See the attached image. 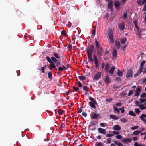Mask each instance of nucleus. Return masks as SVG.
Wrapping results in <instances>:
<instances>
[{
	"mask_svg": "<svg viewBox=\"0 0 146 146\" xmlns=\"http://www.w3.org/2000/svg\"><path fill=\"white\" fill-rule=\"evenodd\" d=\"M108 36L110 38V41L112 43H113L114 42L113 36L111 29L108 31Z\"/></svg>",
	"mask_w": 146,
	"mask_h": 146,
	"instance_id": "7ed1b4c3",
	"label": "nucleus"
},
{
	"mask_svg": "<svg viewBox=\"0 0 146 146\" xmlns=\"http://www.w3.org/2000/svg\"><path fill=\"white\" fill-rule=\"evenodd\" d=\"M56 63V65H55V66L54 67L52 68H50V70H52V69L54 68H55L56 67V66H57L59 65H60V62H57Z\"/></svg>",
	"mask_w": 146,
	"mask_h": 146,
	"instance_id": "72a5a7b5",
	"label": "nucleus"
},
{
	"mask_svg": "<svg viewBox=\"0 0 146 146\" xmlns=\"http://www.w3.org/2000/svg\"><path fill=\"white\" fill-rule=\"evenodd\" d=\"M134 146H142L141 145L139 144H138V143L137 142H136L134 145Z\"/></svg>",
	"mask_w": 146,
	"mask_h": 146,
	"instance_id": "0e129e2a",
	"label": "nucleus"
},
{
	"mask_svg": "<svg viewBox=\"0 0 146 146\" xmlns=\"http://www.w3.org/2000/svg\"><path fill=\"white\" fill-rule=\"evenodd\" d=\"M101 76V73L100 72H98L95 75L94 77V79L95 80H97L100 78Z\"/></svg>",
	"mask_w": 146,
	"mask_h": 146,
	"instance_id": "423d86ee",
	"label": "nucleus"
},
{
	"mask_svg": "<svg viewBox=\"0 0 146 146\" xmlns=\"http://www.w3.org/2000/svg\"><path fill=\"white\" fill-rule=\"evenodd\" d=\"M72 88L76 92H77L79 90V88L78 87H76L73 86L72 87Z\"/></svg>",
	"mask_w": 146,
	"mask_h": 146,
	"instance_id": "c03bdc74",
	"label": "nucleus"
},
{
	"mask_svg": "<svg viewBox=\"0 0 146 146\" xmlns=\"http://www.w3.org/2000/svg\"><path fill=\"white\" fill-rule=\"evenodd\" d=\"M127 18V12H125L124 13V15L123 16V18L125 19Z\"/></svg>",
	"mask_w": 146,
	"mask_h": 146,
	"instance_id": "3c124183",
	"label": "nucleus"
},
{
	"mask_svg": "<svg viewBox=\"0 0 146 146\" xmlns=\"http://www.w3.org/2000/svg\"><path fill=\"white\" fill-rule=\"evenodd\" d=\"M96 146H104V145L103 143H98L96 145Z\"/></svg>",
	"mask_w": 146,
	"mask_h": 146,
	"instance_id": "de8ad7c7",
	"label": "nucleus"
},
{
	"mask_svg": "<svg viewBox=\"0 0 146 146\" xmlns=\"http://www.w3.org/2000/svg\"><path fill=\"white\" fill-rule=\"evenodd\" d=\"M119 29L121 30L122 31H123L124 30L125 28L124 24H120L119 25Z\"/></svg>",
	"mask_w": 146,
	"mask_h": 146,
	"instance_id": "5701e85b",
	"label": "nucleus"
},
{
	"mask_svg": "<svg viewBox=\"0 0 146 146\" xmlns=\"http://www.w3.org/2000/svg\"><path fill=\"white\" fill-rule=\"evenodd\" d=\"M115 69V67L114 66H112L111 67L110 71H108V72L111 74H113L114 72Z\"/></svg>",
	"mask_w": 146,
	"mask_h": 146,
	"instance_id": "dca6fc26",
	"label": "nucleus"
},
{
	"mask_svg": "<svg viewBox=\"0 0 146 146\" xmlns=\"http://www.w3.org/2000/svg\"><path fill=\"white\" fill-rule=\"evenodd\" d=\"M89 104L92 108L94 109H95L96 108L95 105H97V104H95L94 102H89Z\"/></svg>",
	"mask_w": 146,
	"mask_h": 146,
	"instance_id": "4468645a",
	"label": "nucleus"
},
{
	"mask_svg": "<svg viewBox=\"0 0 146 146\" xmlns=\"http://www.w3.org/2000/svg\"><path fill=\"white\" fill-rule=\"evenodd\" d=\"M113 135H114L113 134L108 133L106 135V136L107 137H112Z\"/></svg>",
	"mask_w": 146,
	"mask_h": 146,
	"instance_id": "a18cd8bd",
	"label": "nucleus"
},
{
	"mask_svg": "<svg viewBox=\"0 0 146 146\" xmlns=\"http://www.w3.org/2000/svg\"><path fill=\"white\" fill-rule=\"evenodd\" d=\"M67 48L69 50H71L72 49V45L71 44H68V46Z\"/></svg>",
	"mask_w": 146,
	"mask_h": 146,
	"instance_id": "37998d69",
	"label": "nucleus"
},
{
	"mask_svg": "<svg viewBox=\"0 0 146 146\" xmlns=\"http://www.w3.org/2000/svg\"><path fill=\"white\" fill-rule=\"evenodd\" d=\"M117 74L119 77H121L123 76V72L121 71L120 70L118 69Z\"/></svg>",
	"mask_w": 146,
	"mask_h": 146,
	"instance_id": "6ab92c4d",
	"label": "nucleus"
},
{
	"mask_svg": "<svg viewBox=\"0 0 146 146\" xmlns=\"http://www.w3.org/2000/svg\"><path fill=\"white\" fill-rule=\"evenodd\" d=\"M120 120L122 122H126L127 121V120L125 118L121 119Z\"/></svg>",
	"mask_w": 146,
	"mask_h": 146,
	"instance_id": "864d4df0",
	"label": "nucleus"
},
{
	"mask_svg": "<svg viewBox=\"0 0 146 146\" xmlns=\"http://www.w3.org/2000/svg\"><path fill=\"white\" fill-rule=\"evenodd\" d=\"M115 80L118 82H120L121 81V79L119 77H117L115 79Z\"/></svg>",
	"mask_w": 146,
	"mask_h": 146,
	"instance_id": "052dcab7",
	"label": "nucleus"
},
{
	"mask_svg": "<svg viewBox=\"0 0 146 146\" xmlns=\"http://www.w3.org/2000/svg\"><path fill=\"white\" fill-rule=\"evenodd\" d=\"M115 44L117 48L119 49L120 48L121 46L119 41H116L115 42Z\"/></svg>",
	"mask_w": 146,
	"mask_h": 146,
	"instance_id": "4be33fe9",
	"label": "nucleus"
},
{
	"mask_svg": "<svg viewBox=\"0 0 146 146\" xmlns=\"http://www.w3.org/2000/svg\"><path fill=\"white\" fill-rule=\"evenodd\" d=\"M121 42L123 44H125L127 41V39L126 38H122L120 40Z\"/></svg>",
	"mask_w": 146,
	"mask_h": 146,
	"instance_id": "a878e982",
	"label": "nucleus"
},
{
	"mask_svg": "<svg viewBox=\"0 0 146 146\" xmlns=\"http://www.w3.org/2000/svg\"><path fill=\"white\" fill-rule=\"evenodd\" d=\"M51 58L52 60V61L55 63H56L58 61V60L57 59L55 58L54 57H51Z\"/></svg>",
	"mask_w": 146,
	"mask_h": 146,
	"instance_id": "cd10ccee",
	"label": "nucleus"
},
{
	"mask_svg": "<svg viewBox=\"0 0 146 146\" xmlns=\"http://www.w3.org/2000/svg\"><path fill=\"white\" fill-rule=\"evenodd\" d=\"M111 138H109L107 139V143L109 144L111 142Z\"/></svg>",
	"mask_w": 146,
	"mask_h": 146,
	"instance_id": "49530a36",
	"label": "nucleus"
},
{
	"mask_svg": "<svg viewBox=\"0 0 146 146\" xmlns=\"http://www.w3.org/2000/svg\"><path fill=\"white\" fill-rule=\"evenodd\" d=\"M58 113L60 115H62L63 114V112L62 110H58Z\"/></svg>",
	"mask_w": 146,
	"mask_h": 146,
	"instance_id": "680f3d73",
	"label": "nucleus"
},
{
	"mask_svg": "<svg viewBox=\"0 0 146 146\" xmlns=\"http://www.w3.org/2000/svg\"><path fill=\"white\" fill-rule=\"evenodd\" d=\"M98 132L99 133L105 135L106 134V129H104L101 128H99L98 129Z\"/></svg>",
	"mask_w": 146,
	"mask_h": 146,
	"instance_id": "6e6552de",
	"label": "nucleus"
},
{
	"mask_svg": "<svg viewBox=\"0 0 146 146\" xmlns=\"http://www.w3.org/2000/svg\"><path fill=\"white\" fill-rule=\"evenodd\" d=\"M78 78L81 81L85 80L86 79V77L83 76H80Z\"/></svg>",
	"mask_w": 146,
	"mask_h": 146,
	"instance_id": "2f4dec72",
	"label": "nucleus"
},
{
	"mask_svg": "<svg viewBox=\"0 0 146 146\" xmlns=\"http://www.w3.org/2000/svg\"><path fill=\"white\" fill-rule=\"evenodd\" d=\"M83 89L86 92H87L88 91V88L86 86H84L83 87Z\"/></svg>",
	"mask_w": 146,
	"mask_h": 146,
	"instance_id": "58836bf2",
	"label": "nucleus"
},
{
	"mask_svg": "<svg viewBox=\"0 0 146 146\" xmlns=\"http://www.w3.org/2000/svg\"><path fill=\"white\" fill-rule=\"evenodd\" d=\"M116 138L118 139H121L122 138V136L121 135H117L115 136Z\"/></svg>",
	"mask_w": 146,
	"mask_h": 146,
	"instance_id": "5fc2aeb1",
	"label": "nucleus"
},
{
	"mask_svg": "<svg viewBox=\"0 0 146 146\" xmlns=\"http://www.w3.org/2000/svg\"><path fill=\"white\" fill-rule=\"evenodd\" d=\"M141 110H143L146 109V106H144L143 104L140 105L139 106Z\"/></svg>",
	"mask_w": 146,
	"mask_h": 146,
	"instance_id": "c85d7f7f",
	"label": "nucleus"
},
{
	"mask_svg": "<svg viewBox=\"0 0 146 146\" xmlns=\"http://www.w3.org/2000/svg\"><path fill=\"white\" fill-rule=\"evenodd\" d=\"M112 133L115 135H119L120 134V133L119 132L116 131H113L112 132Z\"/></svg>",
	"mask_w": 146,
	"mask_h": 146,
	"instance_id": "bf43d9fd",
	"label": "nucleus"
},
{
	"mask_svg": "<svg viewBox=\"0 0 146 146\" xmlns=\"http://www.w3.org/2000/svg\"><path fill=\"white\" fill-rule=\"evenodd\" d=\"M53 56L54 57L57 59H60V55H58V54L56 53H54L53 54Z\"/></svg>",
	"mask_w": 146,
	"mask_h": 146,
	"instance_id": "393cba45",
	"label": "nucleus"
},
{
	"mask_svg": "<svg viewBox=\"0 0 146 146\" xmlns=\"http://www.w3.org/2000/svg\"><path fill=\"white\" fill-rule=\"evenodd\" d=\"M145 62H146L145 61H142L140 64V67H141V68H143V66L144 65V64Z\"/></svg>",
	"mask_w": 146,
	"mask_h": 146,
	"instance_id": "a19ab883",
	"label": "nucleus"
},
{
	"mask_svg": "<svg viewBox=\"0 0 146 146\" xmlns=\"http://www.w3.org/2000/svg\"><path fill=\"white\" fill-rule=\"evenodd\" d=\"M95 44L97 48V52L98 55V57H101L102 56L104 52V50L102 47L97 41L96 38L95 39Z\"/></svg>",
	"mask_w": 146,
	"mask_h": 146,
	"instance_id": "f257e3e1",
	"label": "nucleus"
},
{
	"mask_svg": "<svg viewBox=\"0 0 146 146\" xmlns=\"http://www.w3.org/2000/svg\"><path fill=\"white\" fill-rule=\"evenodd\" d=\"M141 131H139L138 130H137L133 132V134L135 135H138L140 133Z\"/></svg>",
	"mask_w": 146,
	"mask_h": 146,
	"instance_id": "bb28decb",
	"label": "nucleus"
},
{
	"mask_svg": "<svg viewBox=\"0 0 146 146\" xmlns=\"http://www.w3.org/2000/svg\"><path fill=\"white\" fill-rule=\"evenodd\" d=\"M112 129L115 131H120L121 129V127L119 125H116L113 127Z\"/></svg>",
	"mask_w": 146,
	"mask_h": 146,
	"instance_id": "1a4fd4ad",
	"label": "nucleus"
},
{
	"mask_svg": "<svg viewBox=\"0 0 146 146\" xmlns=\"http://www.w3.org/2000/svg\"><path fill=\"white\" fill-rule=\"evenodd\" d=\"M133 73L132 70L131 69L128 70L126 75L127 79H128L129 78L132 77L133 76Z\"/></svg>",
	"mask_w": 146,
	"mask_h": 146,
	"instance_id": "39448f33",
	"label": "nucleus"
},
{
	"mask_svg": "<svg viewBox=\"0 0 146 146\" xmlns=\"http://www.w3.org/2000/svg\"><path fill=\"white\" fill-rule=\"evenodd\" d=\"M128 114L129 115L133 116H136V114L132 111H129Z\"/></svg>",
	"mask_w": 146,
	"mask_h": 146,
	"instance_id": "7c9ffc66",
	"label": "nucleus"
},
{
	"mask_svg": "<svg viewBox=\"0 0 146 146\" xmlns=\"http://www.w3.org/2000/svg\"><path fill=\"white\" fill-rule=\"evenodd\" d=\"M104 81L106 84H110V81L109 77L108 76H106L104 79Z\"/></svg>",
	"mask_w": 146,
	"mask_h": 146,
	"instance_id": "ddd939ff",
	"label": "nucleus"
},
{
	"mask_svg": "<svg viewBox=\"0 0 146 146\" xmlns=\"http://www.w3.org/2000/svg\"><path fill=\"white\" fill-rule=\"evenodd\" d=\"M131 139L129 138L123 139H122V142L123 143L130 142H131Z\"/></svg>",
	"mask_w": 146,
	"mask_h": 146,
	"instance_id": "f8f14e48",
	"label": "nucleus"
},
{
	"mask_svg": "<svg viewBox=\"0 0 146 146\" xmlns=\"http://www.w3.org/2000/svg\"><path fill=\"white\" fill-rule=\"evenodd\" d=\"M94 64L95 65V67L96 68H97L99 66V64L98 63V60L97 58L94 59Z\"/></svg>",
	"mask_w": 146,
	"mask_h": 146,
	"instance_id": "412c9836",
	"label": "nucleus"
},
{
	"mask_svg": "<svg viewBox=\"0 0 146 146\" xmlns=\"http://www.w3.org/2000/svg\"><path fill=\"white\" fill-rule=\"evenodd\" d=\"M144 117L146 118V115L145 114H142L140 116V118L141 119V118H144Z\"/></svg>",
	"mask_w": 146,
	"mask_h": 146,
	"instance_id": "09e8293b",
	"label": "nucleus"
},
{
	"mask_svg": "<svg viewBox=\"0 0 146 146\" xmlns=\"http://www.w3.org/2000/svg\"><path fill=\"white\" fill-rule=\"evenodd\" d=\"M92 50L90 49H87V56L88 58L89 61H91L92 62H93V60L92 58V53L93 52Z\"/></svg>",
	"mask_w": 146,
	"mask_h": 146,
	"instance_id": "f03ea898",
	"label": "nucleus"
},
{
	"mask_svg": "<svg viewBox=\"0 0 146 146\" xmlns=\"http://www.w3.org/2000/svg\"><path fill=\"white\" fill-rule=\"evenodd\" d=\"M141 91V89L140 87H137L136 89V92L134 96H139Z\"/></svg>",
	"mask_w": 146,
	"mask_h": 146,
	"instance_id": "0eeeda50",
	"label": "nucleus"
},
{
	"mask_svg": "<svg viewBox=\"0 0 146 146\" xmlns=\"http://www.w3.org/2000/svg\"><path fill=\"white\" fill-rule=\"evenodd\" d=\"M138 128V126H134V127H132L131 128V129L132 130H135V129H137Z\"/></svg>",
	"mask_w": 146,
	"mask_h": 146,
	"instance_id": "603ef678",
	"label": "nucleus"
},
{
	"mask_svg": "<svg viewBox=\"0 0 146 146\" xmlns=\"http://www.w3.org/2000/svg\"><path fill=\"white\" fill-rule=\"evenodd\" d=\"M140 97L142 98H144L146 97V93L145 92L143 93L142 94H141Z\"/></svg>",
	"mask_w": 146,
	"mask_h": 146,
	"instance_id": "f704fd0d",
	"label": "nucleus"
},
{
	"mask_svg": "<svg viewBox=\"0 0 146 146\" xmlns=\"http://www.w3.org/2000/svg\"><path fill=\"white\" fill-rule=\"evenodd\" d=\"M82 115L86 117L87 116V114L86 113L83 112L82 113Z\"/></svg>",
	"mask_w": 146,
	"mask_h": 146,
	"instance_id": "69168bd1",
	"label": "nucleus"
},
{
	"mask_svg": "<svg viewBox=\"0 0 146 146\" xmlns=\"http://www.w3.org/2000/svg\"><path fill=\"white\" fill-rule=\"evenodd\" d=\"M89 100L91 101V102H93L95 104H97L96 102L94 100V98L91 97H90L89 98Z\"/></svg>",
	"mask_w": 146,
	"mask_h": 146,
	"instance_id": "c756f323",
	"label": "nucleus"
},
{
	"mask_svg": "<svg viewBox=\"0 0 146 146\" xmlns=\"http://www.w3.org/2000/svg\"><path fill=\"white\" fill-rule=\"evenodd\" d=\"M112 55L113 58H115L117 57V52L115 48H114L113 49Z\"/></svg>",
	"mask_w": 146,
	"mask_h": 146,
	"instance_id": "9b49d317",
	"label": "nucleus"
},
{
	"mask_svg": "<svg viewBox=\"0 0 146 146\" xmlns=\"http://www.w3.org/2000/svg\"><path fill=\"white\" fill-rule=\"evenodd\" d=\"M100 126L102 127H105L107 126V124L105 123H101L100 124Z\"/></svg>",
	"mask_w": 146,
	"mask_h": 146,
	"instance_id": "c9c22d12",
	"label": "nucleus"
},
{
	"mask_svg": "<svg viewBox=\"0 0 146 146\" xmlns=\"http://www.w3.org/2000/svg\"><path fill=\"white\" fill-rule=\"evenodd\" d=\"M48 78L50 80H51L52 78V76L51 72H48Z\"/></svg>",
	"mask_w": 146,
	"mask_h": 146,
	"instance_id": "473e14b6",
	"label": "nucleus"
},
{
	"mask_svg": "<svg viewBox=\"0 0 146 146\" xmlns=\"http://www.w3.org/2000/svg\"><path fill=\"white\" fill-rule=\"evenodd\" d=\"M139 100L141 103H142L146 101V100L140 98Z\"/></svg>",
	"mask_w": 146,
	"mask_h": 146,
	"instance_id": "13d9d810",
	"label": "nucleus"
},
{
	"mask_svg": "<svg viewBox=\"0 0 146 146\" xmlns=\"http://www.w3.org/2000/svg\"><path fill=\"white\" fill-rule=\"evenodd\" d=\"M142 2V1H141V0H139L137 1V3L138 5L141 6L143 5H141Z\"/></svg>",
	"mask_w": 146,
	"mask_h": 146,
	"instance_id": "6e6d98bb",
	"label": "nucleus"
},
{
	"mask_svg": "<svg viewBox=\"0 0 146 146\" xmlns=\"http://www.w3.org/2000/svg\"><path fill=\"white\" fill-rule=\"evenodd\" d=\"M110 64L108 63L106 64L105 67V72H108L109 70Z\"/></svg>",
	"mask_w": 146,
	"mask_h": 146,
	"instance_id": "f3484780",
	"label": "nucleus"
},
{
	"mask_svg": "<svg viewBox=\"0 0 146 146\" xmlns=\"http://www.w3.org/2000/svg\"><path fill=\"white\" fill-rule=\"evenodd\" d=\"M133 92V91L132 90H129V93L128 94V96H129L130 95H131Z\"/></svg>",
	"mask_w": 146,
	"mask_h": 146,
	"instance_id": "79ce46f5",
	"label": "nucleus"
},
{
	"mask_svg": "<svg viewBox=\"0 0 146 146\" xmlns=\"http://www.w3.org/2000/svg\"><path fill=\"white\" fill-rule=\"evenodd\" d=\"M89 48H88V49H90L91 50L93 51V49L94 48V46L93 45H91L89 46Z\"/></svg>",
	"mask_w": 146,
	"mask_h": 146,
	"instance_id": "4d7b16f0",
	"label": "nucleus"
},
{
	"mask_svg": "<svg viewBox=\"0 0 146 146\" xmlns=\"http://www.w3.org/2000/svg\"><path fill=\"white\" fill-rule=\"evenodd\" d=\"M66 69H67V68H66L64 65H63L62 67H59L58 68V70L59 71H62Z\"/></svg>",
	"mask_w": 146,
	"mask_h": 146,
	"instance_id": "b1692460",
	"label": "nucleus"
},
{
	"mask_svg": "<svg viewBox=\"0 0 146 146\" xmlns=\"http://www.w3.org/2000/svg\"><path fill=\"white\" fill-rule=\"evenodd\" d=\"M113 2L112 1H110L108 3V9L111 10L113 7Z\"/></svg>",
	"mask_w": 146,
	"mask_h": 146,
	"instance_id": "2eb2a0df",
	"label": "nucleus"
},
{
	"mask_svg": "<svg viewBox=\"0 0 146 146\" xmlns=\"http://www.w3.org/2000/svg\"><path fill=\"white\" fill-rule=\"evenodd\" d=\"M83 111L82 109L81 108H80L77 111V112L78 113H80L82 112Z\"/></svg>",
	"mask_w": 146,
	"mask_h": 146,
	"instance_id": "e2e57ef3",
	"label": "nucleus"
},
{
	"mask_svg": "<svg viewBox=\"0 0 146 146\" xmlns=\"http://www.w3.org/2000/svg\"><path fill=\"white\" fill-rule=\"evenodd\" d=\"M113 108L115 111H116L118 113H119L120 112V111L119 110V109L118 108H117L115 106H113Z\"/></svg>",
	"mask_w": 146,
	"mask_h": 146,
	"instance_id": "4c0bfd02",
	"label": "nucleus"
},
{
	"mask_svg": "<svg viewBox=\"0 0 146 146\" xmlns=\"http://www.w3.org/2000/svg\"><path fill=\"white\" fill-rule=\"evenodd\" d=\"M91 117L93 119H95L97 118L100 116V115L98 114L95 113H93V114L91 115Z\"/></svg>",
	"mask_w": 146,
	"mask_h": 146,
	"instance_id": "9d476101",
	"label": "nucleus"
},
{
	"mask_svg": "<svg viewBox=\"0 0 146 146\" xmlns=\"http://www.w3.org/2000/svg\"><path fill=\"white\" fill-rule=\"evenodd\" d=\"M110 117L111 119H113L114 120H116L119 119V118L118 117H117L113 115H110Z\"/></svg>",
	"mask_w": 146,
	"mask_h": 146,
	"instance_id": "aec40b11",
	"label": "nucleus"
},
{
	"mask_svg": "<svg viewBox=\"0 0 146 146\" xmlns=\"http://www.w3.org/2000/svg\"><path fill=\"white\" fill-rule=\"evenodd\" d=\"M135 112L137 114H138L140 112V111L139 109L136 108L135 109Z\"/></svg>",
	"mask_w": 146,
	"mask_h": 146,
	"instance_id": "e433bc0d",
	"label": "nucleus"
},
{
	"mask_svg": "<svg viewBox=\"0 0 146 146\" xmlns=\"http://www.w3.org/2000/svg\"><path fill=\"white\" fill-rule=\"evenodd\" d=\"M143 10L146 11V3L145 4L144 7L143 8Z\"/></svg>",
	"mask_w": 146,
	"mask_h": 146,
	"instance_id": "774afa93",
	"label": "nucleus"
},
{
	"mask_svg": "<svg viewBox=\"0 0 146 146\" xmlns=\"http://www.w3.org/2000/svg\"><path fill=\"white\" fill-rule=\"evenodd\" d=\"M46 58L47 61L50 64L49 66L50 68L54 67L55 66V64L52 61L51 59L48 56L46 57Z\"/></svg>",
	"mask_w": 146,
	"mask_h": 146,
	"instance_id": "20e7f679",
	"label": "nucleus"
},
{
	"mask_svg": "<svg viewBox=\"0 0 146 146\" xmlns=\"http://www.w3.org/2000/svg\"><path fill=\"white\" fill-rule=\"evenodd\" d=\"M143 69V68L140 67L139 69L138 70L137 72L140 74L141 73Z\"/></svg>",
	"mask_w": 146,
	"mask_h": 146,
	"instance_id": "ea45409f",
	"label": "nucleus"
},
{
	"mask_svg": "<svg viewBox=\"0 0 146 146\" xmlns=\"http://www.w3.org/2000/svg\"><path fill=\"white\" fill-rule=\"evenodd\" d=\"M133 23H134L135 25L137 24L138 21L137 20L135 19V20H134L133 21Z\"/></svg>",
	"mask_w": 146,
	"mask_h": 146,
	"instance_id": "338daca9",
	"label": "nucleus"
},
{
	"mask_svg": "<svg viewBox=\"0 0 146 146\" xmlns=\"http://www.w3.org/2000/svg\"><path fill=\"white\" fill-rule=\"evenodd\" d=\"M114 5L115 7L118 9L119 6V1H115L114 2Z\"/></svg>",
	"mask_w": 146,
	"mask_h": 146,
	"instance_id": "a211bd4d",
	"label": "nucleus"
},
{
	"mask_svg": "<svg viewBox=\"0 0 146 146\" xmlns=\"http://www.w3.org/2000/svg\"><path fill=\"white\" fill-rule=\"evenodd\" d=\"M61 34L62 35H64L65 36H67V34L64 31H62L61 32Z\"/></svg>",
	"mask_w": 146,
	"mask_h": 146,
	"instance_id": "8fccbe9b",
	"label": "nucleus"
}]
</instances>
